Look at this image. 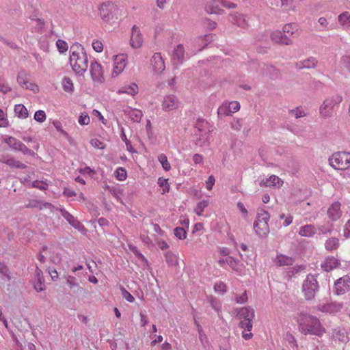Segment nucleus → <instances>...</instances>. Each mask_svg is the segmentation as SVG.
<instances>
[{
  "label": "nucleus",
  "instance_id": "obj_1",
  "mask_svg": "<svg viewBox=\"0 0 350 350\" xmlns=\"http://www.w3.org/2000/svg\"><path fill=\"white\" fill-rule=\"evenodd\" d=\"M297 322L299 332L304 335L321 336L325 333V329L319 319L314 316L300 313L297 318Z\"/></svg>",
  "mask_w": 350,
  "mask_h": 350
},
{
  "label": "nucleus",
  "instance_id": "obj_2",
  "mask_svg": "<svg viewBox=\"0 0 350 350\" xmlns=\"http://www.w3.org/2000/svg\"><path fill=\"white\" fill-rule=\"evenodd\" d=\"M70 64L72 70L79 76H84L88 68V59L84 48L76 44L70 48Z\"/></svg>",
  "mask_w": 350,
  "mask_h": 350
},
{
  "label": "nucleus",
  "instance_id": "obj_3",
  "mask_svg": "<svg viewBox=\"0 0 350 350\" xmlns=\"http://www.w3.org/2000/svg\"><path fill=\"white\" fill-rule=\"evenodd\" d=\"M270 215L269 213L263 209L258 210L256 219L254 223V230L257 236L260 238H265L269 233L268 221Z\"/></svg>",
  "mask_w": 350,
  "mask_h": 350
},
{
  "label": "nucleus",
  "instance_id": "obj_4",
  "mask_svg": "<svg viewBox=\"0 0 350 350\" xmlns=\"http://www.w3.org/2000/svg\"><path fill=\"white\" fill-rule=\"evenodd\" d=\"M342 101V96L339 94L327 97L319 107V114L323 118H331L334 112V107Z\"/></svg>",
  "mask_w": 350,
  "mask_h": 350
},
{
  "label": "nucleus",
  "instance_id": "obj_5",
  "mask_svg": "<svg viewBox=\"0 0 350 350\" xmlns=\"http://www.w3.org/2000/svg\"><path fill=\"white\" fill-rule=\"evenodd\" d=\"M329 165L335 170H345L350 168V152H337L329 158Z\"/></svg>",
  "mask_w": 350,
  "mask_h": 350
},
{
  "label": "nucleus",
  "instance_id": "obj_6",
  "mask_svg": "<svg viewBox=\"0 0 350 350\" xmlns=\"http://www.w3.org/2000/svg\"><path fill=\"white\" fill-rule=\"evenodd\" d=\"M319 290V285L314 275L308 274L302 284L301 291L305 299L308 301L314 299Z\"/></svg>",
  "mask_w": 350,
  "mask_h": 350
},
{
  "label": "nucleus",
  "instance_id": "obj_7",
  "mask_svg": "<svg viewBox=\"0 0 350 350\" xmlns=\"http://www.w3.org/2000/svg\"><path fill=\"white\" fill-rule=\"evenodd\" d=\"M98 10L100 18L105 22H109L118 18L116 16L118 8L111 1L102 3L98 8Z\"/></svg>",
  "mask_w": 350,
  "mask_h": 350
},
{
  "label": "nucleus",
  "instance_id": "obj_8",
  "mask_svg": "<svg viewBox=\"0 0 350 350\" xmlns=\"http://www.w3.org/2000/svg\"><path fill=\"white\" fill-rule=\"evenodd\" d=\"M251 66L256 68L257 66L259 68V71L264 75L269 77L270 79H276L279 75V70L274 66L267 64H260L258 62H254L251 64Z\"/></svg>",
  "mask_w": 350,
  "mask_h": 350
},
{
  "label": "nucleus",
  "instance_id": "obj_9",
  "mask_svg": "<svg viewBox=\"0 0 350 350\" xmlns=\"http://www.w3.org/2000/svg\"><path fill=\"white\" fill-rule=\"evenodd\" d=\"M208 122L202 118L197 120L195 127L201 133L204 132L205 136L203 138L199 137L196 141V144L200 146H206L208 144V133L206 132V129L208 126Z\"/></svg>",
  "mask_w": 350,
  "mask_h": 350
},
{
  "label": "nucleus",
  "instance_id": "obj_10",
  "mask_svg": "<svg viewBox=\"0 0 350 350\" xmlns=\"http://www.w3.org/2000/svg\"><path fill=\"white\" fill-rule=\"evenodd\" d=\"M150 66L154 73L160 74L165 68L164 60L160 53H155L150 59Z\"/></svg>",
  "mask_w": 350,
  "mask_h": 350
},
{
  "label": "nucleus",
  "instance_id": "obj_11",
  "mask_svg": "<svg viewBox=\"0 0 350 350\" xmlns=\"http://www.w3.org/2000/svg\"><path fill=\"white\" fill-rule=\"evenodd\" d=\"M332 338L335 341L347 343L349 341V336L346 329L342 326H336L331 330Z\"/></svg>",
  "mask_w": 350,
  "mask_h": 350
},
{
  "label": "nucleus",
  "instance_id": "obj_12",
  "mask_svg": "<svg viewBox=\"0 0 350 350\" xmlns=\"http://www.w3.org/2000/svg\"><path fill=\"white\" fill-rule=\"evenodd\" d=\"M90 72L94 81L102 83L104 81L103 71L102 66L97 62H92L90 67Z\"/></svg>",
  "mask_w": 350,
  "mask_h": 350
},
{
  "label": "nucleus",
  "instance_id": "obj_13",
  "mask_svg": "<svg viewBox=\"0 0 350 350\" xmlns=\"http://www.w3.org/2000/svg\"><path fill=\"white\" fill-rule=\"evenodd\" d=\"M350 290V278L347 275L340 278L335 282V292L338 295H343Z\"/></svg>",
  "mask_w": 350,
  "mask_h": 350
},
{
  "label": "nucleus",
  "instance_id": "obj_14",
  "mask_svg": "<svg viewBox=\"0 0 350 350\" xmlns=\"http://www.w3.org/2000/svg\"><path fill=\"white\" fill-rule=\"evenodd\" d=\"M270 38L273 42L277 44L291 45L293 40L281 31H273L271 33Z\"/></svg>",
  "mask_w": 350,
  "mask_h": 350
},
{
  "label": "nucleus",
  "instance_id": "obj_15",
  "mask_svg": "<svg viewBox=\"0 0 350 350\" xmlns=\"http://www.w3.org/2000/svg\"><path fill=\"white\" fill-rule=\"evenodd\" d=\"M131 45L134 49L140 48L143 43V37L138 27L133 25L130 40Z\"/></svg>",
  "mask_w": 350,
  "mask_h": 350
},
{
  "label": "nucleus",
  "instance_id": "obj_16",
  "mask_svg": "<svg viewBox=\"0 0 350 350\" xmlns=\"http://www.w3.org/2000/svg\"><path fill=\"white\" fill-rule=\"evenodd\" d=\"M218 263L221 267H224L225 264L228 265L234 271L236 272H241L242 271L243 265L237 260H235L231 256H228L226 258L219 259Z\"/></svg>",
  "mask_w": 350,
  "mask_h": 350
},
{
  "label": "nucleus",
  "instance_id": "obj_17",
  "mask_svg": "<svg viewBox=\"0 0 350 350\" xmlns=\"http://www.w3.org/2000/svg\"><path fill=\"white\" fill-rule=\"evenodd\" d=\"M283 180L275 175H271L269 178L262 179L259 185L263 187H272L280 188L283 185Z\"/></svg>",
  "mask_w": 350,
  "mask_h": 350
},
{
  "label": "nucleus",
  "instance_id": "obj_18",
  "mask_svg": "<svg viewBox=\"0 0 350 350\" xmlns=\"http://www.w3.org/2000/svg\"><path fill=\"white\" fill-rule=\"evenodd\" d=\"M178 100L176 96L169 95L164 98L162 103V109L165 111H172L178 107Z\"/></svg>",
  "mask_w": 350,
  "mask_h": 350
},
{
  "label": "nucleus",
  "instance_id": "obj_19",
  "mask_svg": "<svg viewBox=\"0 0 350 350\" xmlns=\"http://www.w3.org/2000/svg\"><path fill=\"white\" fill-rule=\"evenodd\" d=\"M252 319L241 320L239 327L243 329L242 336L245 340H250L252 338L253 334L251 332L252 328Z\"/></svg>",
  "mask_w": 350,
  "mask_h": 350
},
{
  "label": "nucleus",
  "instance_id": "obj_20",
  "mask_svg": "<svg viewBox=\"0 0 350 350\" xmlns=\"http://www.w3.org/2000/svg\"><path fill=\"white\" fill-rule=\"evenodd\" d=\"M17 82L25 89L30 90L36 92L38 90L36 85L29 82L27 79V75L24 72L18 73L17 77Z\"/></svg>",
  "mask_w": 350,
  "mask_h": 350
},
{
  "label": "nucleus",
  "instance_id": "obj_21",
  "mask_svg": "<svg viewBox=\"0 0 350 350\" xmlns=\"http://www.w3.org/2000/svg\"><path fill=\"white\" fill-rule=\"evenodd\" d=\"M126 55L124 54H120L114 58V68L113 73L116 75L123 71L126 66Z\"/></svg>",
  "mask_w": 350,
  "mask_h": 350
},
{
  "label": "nucleus",
  "instance_id": "obj_22",
  "mask_svg": "<svg viewBox=\"0 0 350 350\" xmlns=\"http://www.w3.org/2000/svg\"><path fill=\"white\" fill-rule=\"evenodd\" d=\"M327 215L332 221H336L342 216L340 211V203L336 202L333 203L327 210Z\"/></svg>",
  "mask_w": 350,
  "mask_h": 350
},
{
  "label": "nucleus",
  "instance_id": "obj_23",
  "mask_svg": "<svg viewBox=\"0 0 350 350\" xmlns=\"http://www.w3.org/2000/svg\"><path fill=\"white\" fill-rule=\"evenodd\" d=\"M185 60V49L183 44H179L174 49L172 61L174 64L180 65Z\"/></svg>",
  "mask_w": 350,
  "mask_h": 350
},
{
  "label": "nucleus",
  "instance_id": "obj_24",
  "mask_svg": "<svg viewBox=\"0 0 350 350\" xmlns=\"http://www.w3.org/2000/svg\"><path fill=\"white\" fill-rule=\"evenodd\" d=\"M59 211L63 217H64L66 221L75 228L80 230L83 228V226L70 213H68L64 208H60Z\"/></svg>",
  "mask_w": 350,
  "mask_h": 350
},
{
  "label": "nucleus",
  "instance_id": "obj_25",
  "mask_svg": "<svg viewBox=\"0 0 350 350\" xmlns=\"http://www.w3.org/2000/svg\"><path fill=\"white\" fill-rule=\"evenodd\" d=\"M342 304L337 303H329L324 305L318 306V310L322 312L326 313H336L341 310Z\"/></svg>",
  "mask_w": 350,
  "mask_h": 350
},
{
  "label": "nucleus",
  "instance_id": "obj_26",
  "mask_svg": "<svg viewBox=\"0 0 350 350\" xmlns=\"http://www.w3.org/2000/svg\"><path fill=\"white\" fill-rule=\"evenodd\" d=\"M340 265V261L337 258L332 256L326 258L321 263V266L325 271H329L338 267Z\"/></svg>",
  "mask_w": 350,
  "mask_h": 350
},
{
  "label": "nucleus",
  "instance_id": "obj_27",
  "mask_svg": "<svg viewBox=\"0 0 350 350\" xmlns=\"http://www.w3.org/2000/svg\"><path fill=\"white\" fill-rule=\"evenodd\" d=\"M125 115L129 116L131 120L135 122H140L143 117V113L141 110L136 108L128 107L124 110Z\"/></svg>",
  "mask_w": 350,
  "mask_h": 350
},
{
  "label": "nucleus",
  "instance_id": "obj_28",
  "mask_svg": "<svg viewBox=\"0 0 350 350\" xmlns=\"http://www.w3.org/2000/svg\"><path fill=\"white\" fill-rule=\"evenodd\" d=\"M231 21L233 24L241 28H246L248 26L246 16L242 14L234 13L231 15Z\"/></svg>",
  "mask_w": 350,
  "mask_h": 350
},
{
  "label": "nucleus",
  "instance_id": "obj_29",
  "mask_svg": "<svg viewBox=\"0 0 350 350\" xmlns=\"http://www.w3.org/2000/svg\"><path fill=\"white\" fill-rule=\"evenodd\" d=\"M237 317L240 320L253 319L254 310L250 307L241 308L237 313Z\"/></svg>",
  "mask_w": 350,
  "mask_h": 350
},
{
  "label": "nucleus",
  "instance_id": "obj_30",
  "mask_svg": "<svg viewBox=\"0 0 350 350\" xmlns=\"http://www.w3.org/2000/svg\"><path fill=\"white\" fill-rule=\"evenodd\" d=\"M138 90L139 88L137 85L135 83H132L129 85H125L120 88L117 91V93L118 94H127L129 95L134 96L138 93Z\"/></svg>",
  "mask_w": 350,
  "mask_h": 350
},
{
  "label": "nucleus",
  "instance_id": "obj_31",
  "mask_svg": "<svg viewBox=\"0 0 350 350\" xmlns=\"http://www.w3.org/2000/svg\"><path fill=\"white\" fill-rule=\"evenodd\" d=\"M317 64V60L313 57H310L303 61L296 63L295 67L297 69L314 68Z\"/></svg>",
  "mask_w": 350,
  "mask_h": 350
},
{
  "label": "nucleus",
  "instance_id": "obj_32",
  "mask_svg": "<svg viewBox=\"0 0 350 350\" xmlns=\"http://www.w3.org/2000/svg\"><path fill=\"white\" fill-rule=\"evenodd\" d=\"M219 2L214 1V0H211L206 3L205 5V10L208 14H221L223 12V10L219 8Z\"/></svg>",
  "mask_w": 350,
  "mask_h": 350
},
{
  "label": "nucleus",
  "instance_id": "obj_33",
  "mask_svg": "<svg viewBox=\"0 0 350 350\" xmlns=\"http://www.w3.org/2000/svg\"><path fill=\"white\" fill-rule=\"evenodd\" d=\"M338 21L344 29L350 28V13L349 12L345 11L339 14Z\"/></svg>",
  "mask_w": 350,
  "mask_h": 350
},
{
  "label": "nucleus",
  "instance_id": "obj_34",
  "mask_svg": "<svg viewBox=\"0 0 350 350\" xmlns=\"http://www.w3.org/2000/svg\"><path fill=\"white\" fill-rule=\"evenodd\" d=\"M317 232L316 228L312 225H305L301 226L299 231V234L301 237H310Z\"/></svg>",
  "mask_w": 350,
  "mask_h": 350
},
{
  "label": "nucleus",
  "instance_id": "obj_35",
  "mask_svg": "<svg viewBox=\"0 0 350 350\" xmlns=\"http://www.w3.org/2000/svg\"><path fill=\"white\" fill-rule=\"evenodd\" d=\"M0 162L5 163L11 167H16L18 169H25L27 165L16 160L14 157H10L7 159H1Z\"/></svg>",
  "mask_w": 350,
  "mask_h": 350
},
{
  "label": "nucleus",
  "instance_id": "obj_36",
  "mask_svg": "<svg viewBox=\"0 0 350 350\" xmlns=\"http://www.w3.org/2000/svg\"><path fill=\"white\" fill-rule=\"evenodd\" d=\"M340 246V241L338 238L332 237L325 242V248L327 251L336 250Z\"/></svg>",
  "mask_w": 350,
  "mask_h": 350
},
{
  "label": "nucleus",
  "instance_id": "obj_37",
  "mask_svg": "<svg viewBox=\"0 0 350 350\" xmlns=\"http://www.w3.org/2000/svg\"><path fill=\"white\" fill-rule=\"evenodd\" d=\"M4 142L9 146L10 148L18 151L20 148L22 142L14 137H6Z\"/></svg>",
  "mask_w": 350,
  "mask_h": 350
},
{
  "label": "nucleus",
  "instance_id": "obj_38",
  "mask_svg": "<svg viewBox=\"0 0 350 350\" xmlns=\"http://www.w3.org/2000/svg\"><path fill=\"white\" fill-rule=\"evenodd\" d=\"M0 275L3 280L10 282L12 280L11 272L8 267L3 262H0Z\"/></svg>",
  "mask_w": 350,
  "mask_h": 350
},
{
  "label": "nucleus",
  "instance_id": "obj_39",
  "mask_svg": "<svg viewBox=\"0 0 350 350\" xmlns=\"http://www.w3.org/2000/svg\"><path fill=\"white\" fill-rule=\"evenodd\" d=\"M293 259L291 257L284 256V255H279L277 256L275 263L278 266H288L292 265L293 263Z\"/></svg>",
  "mask_w": 350,
  "mask_h": 350
},
{
  "label": "nucleus",
  "instance_id": "obj_40",
  "mask_svg": "<svg viewBox=\"0 0 350 350\" xmlns=\"http://www.w3.org/2000/svg\"><path fill=\"white\" fill-rule=\"evenodd\" d=\"M14 112L19 118H26L29 116L27 108L22 104L14 106Z\"/></svg>",
  "mask_w": 350,
  "mask_h": 350
},
{
  "label": "nucleus",
  "instance_id": "obj_41",
  "mask_svg": "<svg viewBox=\"0 0 350 350\" xmlns=\"http://www.w3.org/2000/svg\"><path fill=\"white\" fill-rule=\"evenodd\" d=\"M63 89L65 92L72 93L74 92V85L72 80L69 77H64L62 81Z\"/></svg>",
  "mask_w": 350,
  "mask_h": 350
},
{
  "label": "nucleus",
  "instance_id": "obj_42",
  "mask_svg": "<svg viewBox=\"0 0 350 350\" xmlns=\"http://www.w3.org/2000/svg\"><path fill=\"white\" fill-rule=\"evenodd\" d=\"M158 160L161 164L163 170L166 172L169 171L171 169V165L167 161V158L165 154H160L158 155Z\"/></svg>",
  "mask_w": 350,
  "mask_h": 350
},
{
  "label": "nucleus",
  "instance_id": "obj_43",
  "mask_svg": "<svg viewBox=\"0 0 350 350\" xmlns=\"http://www.w3.org/2000/svg\"><path fill=\"white\" fill-rule=\"evenodd\" d=\"M47 252H49V259L52 263L57 265L61 262L60 255L57 252H55L51 248Z\"/></svg>",
  "mask_w": 350,
  "mask_h": 350
},
{
  "label": "nucleus",
  "instance_id": "obj_44",
  "mask_svg": "<svg viewBox=\"0 0 350 350\" xmlns=\"http://www.w3.org/2000/svg\"><path fill=\"white\" fill-rule=\"evenodd\" d=\"M114 174L116 178L120 181L126 180L127 177L126 170L122 167H118L115 171Z\"/></svg>",
  "mask_w": 350,
  "mask_h": 350
},
{
  "label": "nucleus",
  "instance_id": "obj_45",
  "mask_svg": "<svg viewBox=\"0 0 350 350\" xmlns=\"http://www.w3.org/2000/svg\"><path fill=\"white\" fill-rule=\"evenodd\" d=\"M209 202L208 200H202L198 203L196 207L194 209V212L198 215H202L204 208L208 206Z\"/></svg>",
  "mask_w": 350,
  "mask_h": 350
},
{
  "label": "nucleus",
  "instance_id": "obj_46",
  "mask_svg": "<svg viewBox=\"0 0 350 350\" xmlns=\"http://www.w3.org/2000/svg\"><path fill=\"white\" fill-rule=\"evenodd\" d=\"M217 114L219 117L230 116V110L228 109L227 103H223L217 109Z\"/></svg>",
  "mask_w": 350,
  "mask_h": 350
},
{
  "label": "nucleus",
  "instance_id": "obj_47",
  "mask_svg": "<svg viewBox=\"0 0 350 350\" xmlns=\"http://www.w3.org/2000/svg\"><path fill=\"white\" fill-rule=\"evenodd\" d=\"M64 278L66 280L67 284L69 285L70 288H72L75 287L79 288V284L77 282V280L75 277L70 275H65Z\"/></svg>",
  "mask_w": 350,
  "mask_h": 350
},
{
  "label": "nucleus",
  "instance_id": "obj_48",
  "mask_svg": "<svg viewBox=\"0 0 350 350\" xmlns=\"http://www.w3.org/2000/svg\"><path fill=\"white\" fill-rule=\"evenodd\" d=\"M174 235L179 239H185L187 237V232L182 227H176L174 230Z\"/></svg>",
  "mask_w": 350,
  "mask_h": 350
},
{
  "label": "nucleus",
  "instance_id": "obj_49",
  "mask_svg": "<svg viewBox=\"0 0 350 350\" xmlns=\"http://www.w3.org/2000/svg\"><path fill=\"white\" fill-rule=\"evenodd\" d=\"M165 258L168 265H173L177 262V258L176 255L170 252H168L165 254Z\"/></svg>",
  "mask_w": 350,
  "mask_h": 350
},
{
  "label": "nucleus",
  "instance_id": "obj_50",
  "mask_svg": "<svg viewBox=\"0 0 350 350\" xmlns=\"http://www.w3.org/2000/svg\"><path fill=\"white\" fill-rule=\"evenodd\" d=\"M56 46L57 47L58 51L61 53L66 52L68 48V44L65 41H64L61 39H59L57 40Z\"/></svg>",
  "mask_w": 350,
  "mask_h": 350
},
{
  "label": "nucleus",
  "instance_id": "obj_51",
  "mask_svg": "<svg viewBox=\"0 0 350 350\" xmlns=\"http://www.w3.org/2000/svg\"><path fill=\"white\" fill-rule=\"evenodd\" d=\"M158 184L159 185L163 188V192L162 193H165L166 192H168L170 190V185L167 183V179L159 178L158 179Z\"/></svg>",
  "mask_w": 350,
  "mask_h": 350
},
{
  "label": "nucleus",
  "instance_id": "obj_52",
  "mask_svg": "<svg viewBox=\"0 0 350 350\" xmlns=\"http://www.w3.org/2000/svg\"><path fill=\"white\" fill-rule=\"evenodd\" d=\"M46 118V113L43 110L36 111L34 114V119L38 122H43Z\"/></svg>",
  "mask_w": 350,
  "mask_h": 350
},
{
  "label": "nucleus",
  "instance_id": "obj_53",
  "mask_svg": "<svg viewBox=\"0 0 350 350\" xmlns=\"http://www.w3.org/2000/svg\"><path fill=\"white\" fill-rule=\"evenodd\" d=\"M34 288L37 292H41L45 288V284L43 279H36L33 284Z\"/></svg>",
  "mask_w": 350,
  "mask_h": 350
},
{
  "label": "nucleus",
  "instance_id": "obj_54",
  "mask_svg": "<svg viewBox=\"0 0 350 350\" xmlns=\"http://www.w3.org/2000/svg\"><path fill=\"white\" fill-rule=\"evenodd\" d=\"M32 186L40 190H46L48 187V184L44 181L36 180L32 183Z\"/></svg>",
  "mask_w": 350,
  "mask_h": 350
},
{
  "label": "nucleus",
  "instance_id": "obj_55",
  "mask_svg": "<svg viewBox=\"0 0 350 350\" xmlns=\"http://www.w3.org/2000/svg\"><path fill=\"white\" fill-rule=\"evenodd\" d=\"M18 151L21 152L25 155L29 154L33 157L36 154L34 151L28 148L23 143H22Z\"/></svg>",
  "mask_w": 350,
  "mask_h": 350
},
{
  "label": "nucleus",
  "instance_id": "obj_56",
  "mask_svg": "<svg viewBox=\"0 0 350 350\" xmlns=\"http://www.w3.org/2000/svg\"><path fill=\"white\" fill-rule=\"evenodd\" d=\"M38 208L40 210H42L44 208L49 209L50 213H53L55 211V210L57 209L53 204H51V203H49V202H44V203L40 202Z\"/></svg>",
  "mask_w": 350,
  "mask_h": 350
},
{
  "label": "nucleus",
  "instance_id": "obj_57",
  "mask_svg": "<svg viewBox=\"0 0 350 350\" xmlns=\"http://www.w3.org/2000/svg\"><path fill=\"white\" fill-rule=\"evenodd\" d=\"M340 62L342 65L350 71V54L342 56Z\"/></svg>",
  "mask_w": 350,
  "mask_h": 350
},
{
  "label": "nucleus",
  "instance_id": "obj_58",
  "mask_svg": "<svg viewBox=\"0 0 350 350\" xmlns=\"http://www.w3.org/2000/svg\"><path fill=\"white\" fill-rule=\"evenodd\" d=\"M228 109L230 110V113H235L240 109V105L237 101H233L230 103H227Z\"/></svg>",
  "mask_w": 350,
  "mask_h": 350
},
{
  "label": "nucleus",
  "instance_id": "obj_59",
  "mask_svg": "<svg viewBox=\"0 0 350 350\" xmlns=\"http://www.w3.org/2000/svg\"><path fill=\"white\" fill-rule=\"evenodd\" d=\"M78 121L81 125H88L90 123V119L87 113H81Z\"/></svg>",
  "mask_w": 350,
  "mask_h": 350
},
{
  "label": "nucleus",
  "instance_id": "obj_60",
  "mask_svg": "<svg viewBox=\"0 0 350 350\" xmlns=\"http://www.w3.org/2000/svg\"><path fill=\"white\" fill-rule=\"evenodd\" d=\"M211 306L217 312H219L221 310V305L219 301L217 299L211 297L210 299Z\"/></svg>",
  "mask_w": 350,
  "mask_h": 350
},
{
  "label": "nucleus",
  "instance_id": "obj_61",
  "mask_svg": "<svg viewBox=\"0 0 350 350\" xmlns=\"http://www.w3.org/2000/svg\"><path fill=\"white\" fill-rule=\"evenodd\" d=\"M122 295L130 303H133L135 301L133 296L124 288H122Z\"/></svg>",
  "mask_w": 350,
  "mask_h": 350
},
{
  "label": "nucleus",
  "instance_id": "obj_62",
  "mask_svg": "<svg viewBox=\"0 0 350 350\" xmlns=\"http://www.w3.org/2000/svg\"><path fill=\"white\" fill-rule=\"evenodd\" d=\"M216 292L224 293L226 291V286L224 282H217L214 286Z\"/></svg>",
  "mask_w": 350,
  "mask_h": 350
},
{
  "label": "nucleus",
  "instance_id": "obj_63",
  "mask_svg": "<svg viewBox=\"0 0 350 350\" xmlns=\"http://www.w3.org/2000/svg\"><path fill=\"white\" fill-rule=\"evenodd\" d=\"M92 47L96 52L100 53L103 50V43L99 40H94L92 42Z\"/></svg>",
  "mask_w": 350,
  "mask_h": 350
},
{
  "label": "nucleus",
  "instance_id": "obj_64",
  "mask_svg": "<svg viewBox=\"0 0 350 350\" xmlns=\"http://www.w3.org/2000/svg\"><path fill=\"white\" fill-rule=\"evenodd\" d=\"M290 113L293 116H294L295 118H301V117H304L306 116L305 112L299 108H297L295 109L291 110Z\"/></svg>",
  "mask_w": 350,
  "mask_h": 350
}]
</instances>
